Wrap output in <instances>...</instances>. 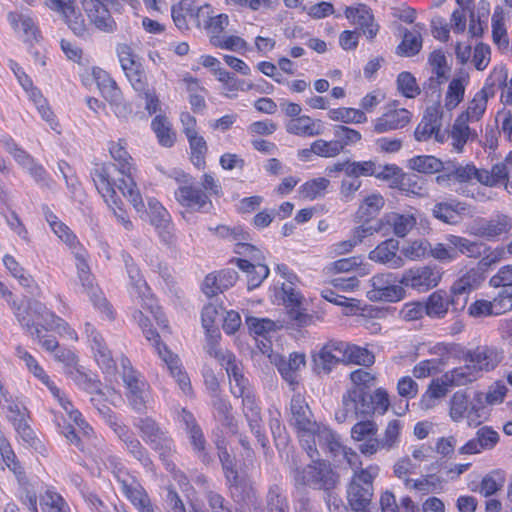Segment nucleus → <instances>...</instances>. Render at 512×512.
Returning a JSON list of instances; mask_svg holds the SVG:
<instances>
[{
  "label": "nucleus",
  "instance_id": "nucleus-26",
  "mask_svg": "<svg viewBox=\"0 0 512 512\" xmlns=\"http://www.w3.org/2000/svg\"><path fill=\"white\" fill-rule=\"evenodd\" d=\"M87 15L95 27L103 32L112 33L117 25L107 6L101 0H90L86 7Z\"/></svg>",
  "mask_w": 512,
  "mask_h": 512
},
{
  "label": "nucleus",
  "instance_id": "nucleus-61",
  "mask_svg": "<svg viewBox=\"0 0 512 512\" xmlns=\"http://www.w3.org/2000/svg\"><path fill=\"white\" fill-rule=\"evenodd\" d=\"M147 383L140 380L137 384L128 387V399L136 411H142L146 407Z\"/></svg>",
  "mask_w": 512,
  "mask_h": 512
},
{
  "label": "nucleus",
  "instance_id": "nucleus-60",
  "mask_svg": "<svg viewBox=\"0 0 512 512\" xmlns=\"http://www.w3.org/2000/svg\"><path fill=\"white\" fill-rule=\"evenodd\" d=\"M332 268L337 273L356 270L360 276L366 275L370 272L366 265H362V259L360 257L339 259L332 263Z\"/></svg>",
  "mask_w": 512,
  "mask_h": 512
},
{
  "label": "nucleus",
  "instance_id": "nucleus-16",
  "mask_svg": "<svg viewBox=\"0 0 512 512\" xmlns=\"http://www.w3.org/2000/svg\"><path fill=\"white\" fill-rule=\"evenodd\" d=\"M180 421L185 427L190 444L197 457L206 465L212 462L211 455L206 450L207 441L194 415L183 408L179 414Z\"/></svg>",
  "mask_w": 512,
  "mask_h": 512
},
{
  "label": "nucleus",
  "instance_id": "nucleus-30",
  "mask_svg": "<svg viewBox=\"0 0 512 512\" xmlns=\"http://www.w3.org/2000/svg\"><path fill=\"white\" fill-rule=\"evenodd\" d=\"M285 127L289 134L296 136L313 137L323 132L322 122L320 120H314L307 115L290 119Z\"/></svg>",
  "mask_w": 512,
  "mask_h": 512
},
{
  "label": "nucleus",
  "instance_id": "nucleus-55",
  "mask_svg": "<svg viewBox=\"0 0 512 512\" xmlns=\"http://www.w3.org/2000/svg\"><path fill=\"white\" fill-rule=\"evenodd\" d=\"M331 120L341 121L344 123H364L367 121L366 114L359 109L354 108H336L328 112Z\"/></svg>",
  "mask_w": 512,
  "mask_h": 512
},
{
  "label": "nucleus",
  "instance_id": "nucleus-8",
  "mask_svg": "<svg viewBox=\"0 0 512 512\" xmlns=\"http://www.w3.org/2000/svg\"><path fill=\"white\" fill-rule=\"evenodd\" d=\"M171 14L176 27L180 30H187V17L197 27H204L209 19V14H213V9L208 3L200 4L199 0H181L172 6Z\"/></svg>",
  "mask_w": 512,
  "mask_h": 512
},
{
  "label": "nucleus",
  "instance_id": "nucleus-59",
  "mask_svg": "<svg viewBox=\"0 0 512 512\" xmlns=\"http://www.w3.org/2000/svg\"><path fill=\"white\" fill-rule=\"evenodd\" d=\"M401 428L402 425L399 420H392L388 423L384 435L378 438L383 450L389 451L398 446Z\"/></svg>",
  "mask_w": 512,
  "mask_h": 512
},
{
  "label": "nucleus",
  "instance_id": "nucleus-12",
  "mask_svg": "<svg viewBox=\"0 0 512 512\" xmlns=\"http://www.w3.org/2000/svg\"><path fill=\"white\" fill-rule=\"evenodd\" d=\"M503 350L496 346L478 345L467 350L463 355L465 363H469L478 375L493 371L503 360Z\"/></svg>",
  "mask_w": 512,
  "mask_h": 512
},
{
  "label": "nucleus",
  "instance_id": "nucleus-5",
  "mask_svg": "<svg viewBox=\"0 0 512 512\" xmlns=\"http://www.w3.org/2000/svg\"><path fill=\"white\" fill-rule=\"evenodd\" d=\"M379 471L378 465H370L354 471L346 490L347 502L354 512L368 510L374 494L373 482Z\"/></svg>",
  "mask_w": 512,
  "mask_h": 512
},
{
  "label": "nucleus",
  "instance_id": "nucleus-13",
  "mask_svg": "<svg viewBox=\"0 0 512 512\" xmlns=\"http://www.w3.org/2000/svg\"><path fill=\"white\" fill-rule=\"evenodd\" d=\"M347 342L341 340H329L313 355L315 370L325 374L330 373L340 363H346L345 355Z\"/></svg>",
  "mask_w": 512,
  "mask_h": 512
},
{
  "label": "nucleus",
  "instance_id": "nucleus-22",
  "mask_svg": "<svg viewBox=\"0 0 512 512\" xmlns=\"http://www.w3.org/2000/svg\"><path fill=\"white\" fill-rule=\"evenodd\" d=\"M238 279V273L230 268L223 269L217 274L211 273L205 277L202 290L208 297L232 287Z\"/></svg>",
  "mask_w": 512,
  "mask_h": 512
},
{
  "label": "nucleus",
  "instance_id": "nucleus-19",
  "mask_svg": "<svg viewBox=\"0 0 512 512\" xmlns=\"http://www.w3.org/2000/svg\"><path fill=\"white\" fill-rule=\"evenodd\" d=\"M124 262L130 279L132 289L131 294L141 300L143 308L153 312L154 298L149 286L143 279L140 270L134 265L130 256H125Z\"/></svg>",
  "mask_w": 512,
  "mask_h": 512
},
{
  "label": "nucleus",
  "instance_id": "nucleus-54",
  "mask_svg": "<svg viewBox=\"0 0 512 512\" xmlns=\"http://www.w3.org/2000/svg\"><path fill=\"white\" fill-rule=\"evenodd\" d=\"M448 386L450 384L445 383L444 375L441 379H436L431 382L426 393L421 398V407L424 409H430L433 407L431 401L446 396L448 392Z\"/></svg>",
  "mask_w": 512,
  "mask_h": 512
},
{
  "label": "nucleus",
  "instance_id": "nucleus-48",
  "mask_svg": "<svg viewBox=\"0 0 512 512\" xmlns=\"http://www.w3.org/2000/svg\"><path fill=\"white\" fill-rule=\"evenodd\" d=\"M190 150H191V162L198 169H204L206 166V154L208 146L205 139L198 133L187 136Z\"/></svg>",
  "mask_w": 512,
  "mask_h": 512
},
{
  "label": "nucleus",
  "instance_id": "nucleus-3",
  "mask_svg": "<svg viewBox=\"0 0 512 512\" xmlns=\"http://www.w3.org/2000/svg\"><path fill=\"white\" fill-rule=\"evenodd\" d=\"M311 463L294 470V481L297 486H307L315 490L332 491L339 483V474L331 463L320 459V455L310 458Z\"/></svg>",
  "mask_w": 512,
  "mask_h": 512
},
{
  "label": "nucleus",
  "instance_id": "nucleus-32",
  "mask_svg": "<svg viewBox=\"0 0 512 512\" xmlns=\"http://www.w3.org/2000/svg\"><path fill=\"white\" fill-rule=\"evenodd\" d=\"M123 494L132 502L139 512H154L150 499L143 487L133 481L128 483L126 480L118 479Z\"/></svg>",
  "mask_w": 512,
  "mask_h": 512
},
{
  "label": "nucleus",
  "instance_id": "nucleus-1",
  "mask_svg": "<svg viewBox=\"0 0 512 512\" xmlns=\"http://www.w3.org/2000/svg\"><path fill=\"white\" fill-rule=\"evenodd\" d=\"M54 233L68 246L73 248V254L76 260L78 279L85 293L90 297L94 307L103 313L109 320L114 319V313L111 305L103 295L102 291L95 285L94 276L90 272L87 262V253L81 247L76 246V237L70 229L61 221L53 225Z\"/></svg>",
  "mask_w": 512,
  "mask_h": 512
},
{
  "label": "nucleus",
  "instance_id": "nucleus-43",
  "mask_svg": "<svg viewBox=\"0 0 512 512\" xmlns=\"http://www.w3.org/2000/svg\"><path fill=\"white\" fill-rule=\"evenodd\" d=\"M468 79V75H462L460 77L453 78L449 83L445 97V107L448 110H453L463 101Z\"/></svg>",
  "mask_w": 512,
  "mask_h": 512
},
{
  "label": "nucleus",
  "instance_id": "nucleus-15",
  "mask_svg": "<svg viewBox=\"0 0 512 512\" xmlns=\"http://www.w3.org/2000/svg\"><path fill=\"white\" fill-rule=\"evenodd\" d=\"M484 173H487L486 169H477L473 164L462 166L448 162L444 168V173L438 175L436 181L442 185L449 184L450 181L468 183L475 179L479 183L488 186Z\"/></svg>",
  "mask_w": 512,
  "mask_h": 512
},
{
  "label": "nucleus",
  "instance_id": "nucleus-57",
  "mask_svg": "<svg viewBox=\"0 0 512 512\" xmlns=\"http://www.w3.org/2000/svg\"><path fill=\"white\" fill-rule=\"evenodd\" d=\"M334 137L341 146V152L345 151L348 146L356 145L362 138L359 131L344 125L334 126Z\"/></svg>",
  "mask_w": 512,
  "mask_h": 512
},
{
  "label": "nucleus",
  "instance_id": "nucleus-63",
  "mask_svg": "<svg viewBox=\"0 0 512 512\" xmlns=\"http://www.w3.org/2000/svg\"><path fill=\"white\" fill-rule=\"evenodd\" d=\"M468 411V397L466 393L457 391L450 400V417L453 421L462 420Z\"/></svg>",
  "mask_w": 512,
  "mask_h": 512
},
{
  "label": "nucleus",
  "instance_id": "nucleus-34",
  "mask_svg": "<svg viewBox=\"0 0 512 512\" xmlns=\"http://www.w3.org/2000/svg\"><path fill=\"white\" fill-rule=\"evenodd\" d=\"M30 301H37L33 298H25L22 303H18L16 300L8 299V304L10 308L13 310V314L16 317L17 321L21 325L22 328L27 330L31 335H34L35 328H38L35 325V320L37 316L33 313L32 309L29 307Z\"/></svg>",
  "mask_w": 512,
  "mask_h": 512
},
{
  "label": "nucleus",
  "instance_id": "nucleus-18",
  "mask_svg": "<svg viewBox=\"0 0 512 512\" xmlns=\"http://www.w3.org/2000/svg\"><path fill=\"white\" fill-rule=\"evenodd\" d=\"M29 307L37 316V319L42 321L41 326L45 330L56 331L60 335H67L70 339H77L76 332L69 327L67 322L49 311L43 303L40 301H30Z\"/></svg>",
  "mask_w": 512,
  "mask_h": 512
},
{
  "label": "nucleus",
  "instance_id": "nucleus-2",
  "mask_svg": "<svg viewBox=\"0 0 512 512\" xmlns=\"http://www.w3.org/2000/svg\"><path fill=\"white\" fill-rule=\"evenodd\" d=\"M134 427L139 430L143 441L159 455L166 469L172 471L175 465L171 458L176 450L169 432L149 416L137 418Z\"/></svg>",
  "mask_w": 512,
  "mask_h": 512
},
{
  "label": "nucleus",
  "instance_id": "nucleus-58",
  "mask_svg": "<svg viewBox=\"0 0 512 512\" xmlns=\"http://www.w3.org/2000/svg\"><path fill=\"white\" fill-rule=\"evenodd\" d=\"M267 512H289L287 498L278 486L270 487L267 497Z\"/></svg>",
  "mask_w": 512,
  "mask_h": 512
},
{
  "label": "nucleus",
  "instance_id": "nucleus-37",
  "mask_svg": "<svg viewBox=\"0 0 512 512\" xmlns=\"http://www.w3.org/2000/svg\"><path fill=\"white\" fill-rule=\"evenodd\" d=\"M359 397L360 394L354 390V387L348 389L343 394L342 407L335 413V418L339 423L345 422L350 417H360L357 405V399H359Z\"/></svg>",
  "mask_w": 512,
  "mask_h": 512
},
{
  "label": "nucleus",
  "instance_id": "nucleus-9",
  "mask_svg": "<svg viewBox=\"0 0 512 512\" xmlns=\"http://www.w3.org/2000/svg\"><path fill=\"white\" fill-rule=\"evenodd\" d=\"M47 8L56 13L74 35L87 38L89 31L77 0H44Z\"/></svg>",
  "mask_w": 512,
  "mask_h": 512
},
{
  "label": "nucleus",
  "instance_id": "nucleus-40",
  "mask_svg": "<svg viewBox=\"0 0 512 512\" xmlns=\"http://www.w3.org/2000/svg\"><path fill=\"white\" fill-rule=\"evenodd\" d=\"M385 200L380 194H371L367 196L356 212V218L359 222L367 223L376 216L384 207Z\"/></svg>",
  "mask_w": 512,
  "mask_h": 512
},
{
  "label": "nucleus",
  "instance_id": "nucleus-38",
  "mask_svg": "<svg viewBox=\"0 0 512 512\" xmlns=\"http://www.w3.org/2000/svg\"><path fill=\"white\" fill-rule=\"evenodd\" d=\"M65 373L75 382L77 386L81 389L85 390L90 394H97L99 396H104V393L101 389V382L95 378L90 377L86 373H84L79 367L78 364L72 369H67Z\"/></svg>",
  "mask_w": 512,
  "mask_h": 512
},
{
  "label": "nucleus",
  "instance_id": "nucleus-45",
  "mask_svg": "<svg viewBox=\"0 0 512 512\" xmlns=\"http://www.w3.org/2000/svg\"><path fill=\"white\" fill-rule=\"evenodd\" d=\"M479 375L473 370L469 363L456 367L444 374L445 383L451 386H463L477 380Z\"/></svg>",
  "mask_w": 512,
  "mask_h": 512
},
{
  "label": "nucleus",
  "instance_id": "nucleus-39",
  "mask_svg": "<svg viewBox=\"0 0 512 512\" xmlns=\"http://www.w3.org/2000/svg\"><path fill=\"white\" fill-rule=\"evenodd\" d=\"M39 500L42 512H70L65 499L52 487L40 494Z\"/></svg>",
  "mask_w": 512,
  "mask_h": 512
},
{
  "label": "nucleus",
  "instance_id": "nucleus-51",
  "mask_svg": "<svg viewBox=\"0 0 512 512\" xmlns=\"http://www.w3.org/2000/svg\"><path fill=\"white\" fill-rule=\"evenodd\" d=\"M94 351L96 362L106 373L112 374L116 369V363L111 355V351L106 346L104 339H94V344L91 345Z\"/></svg>",
  "mask_w": 512,
  "mask_h": 512
},
{
  "label": "nucleus",
  "instance_id": "nucleus-7",
  "mask_svg": "<svg viewBox=\"0 0 512 512\" xmlns=\"http://www.w3.org/2000/svg\"><path fill=\"white\" fill-rule=\"evenodd\" d=\"M179 187L175 190L174 196L177 202L190 210L208 213L212 208L209 194L201 188L194 186L190 175L182 173L176 178Z\"/></svg>",
  "mask_w": 512,
  "mask_h": 512
},
{
  "label": "nucleus",
  "instance_id": "nucleus-11",
  "mask_svg": "<svg viewBox=\"0 0 512 512\" xmlns=\"http://www.w3.org/2000/svg\"><path fill=\"white\" fill-rule=\"evenodd\" d=\"M397 277L393 273H379L370 279L371 289L367 291L369 300L378 302H397L405 297L402 285H397Z\"/></svg>",
  "mask_w": 512,
  "mask_h": 512
},
{
  "label": "nucleus",
  "instance_id": "nucleus-49",
  "mask_svg": "<svg viewBox=\"0 0 512 512\" xmlns=\"http://www.w3.org/2000/svg\"><path fill=\"white\" fill-rule=\"evenodd\" d=\"M504 293L500 294L501 300L495 298L492 302L487 300H476L468 308V313L473 317H485L491 315H499L505 311L501 307L498 308L500 303L505 300Z\"/></svg>",
  "mask_w": 512,
  "mask_h": 512
},
{
  "label": "nucleus",
  "instance_id": "nucleus-4",
  "mask_svg": "<svg viewBox=\"0 0 512 512\" xmlns=\"http://www.w3.org/2000/svg\"><path fill=\"white\" fill-rule=\"evenodd\" d=\"M109 151L112 158L118 163L110 166L117 169L123 175L121 179H118L117 188L121 191L123 196L128 199L137 212L143 211L145 205L133 178L132 171L134 167L130 163V160H132L131 156L120 142L111 143Z\"/></svg>",
  "mask_w": 512,
  "mask_h": 512
},
{
  "label": "nucleus",
  "instance_id": "nucleus-20",
  "mask_svg": "<svg viewBox=\"0 0 512 512\" xmlns=\"http://www.w3.org/2000/svg\"><path fill=\"white\" fill-rule=\"evenodd\" d=\"M399 241L390 238L382 241L372 251L369 252V259L386 265L391 269H398L404 266L405 261L401 255L398 254Z\"/></svg>",
  "mask_w": 512,
  "mask_h": 512
},
{
  "label": "nucleus",
  "instance_id": "nucleus-27",
  "mask_svg": "<svg viewBox=\"0 0 512 512\" xmlns=\"http://www.w3.org/2000/svg\"><path fill=\"white\" fill-rule=\"evenodd\" d=\"M411 120V113L405 109H393L384 113L374 121V131L385 133L405 127Z\"/></svg>",
  "mask_w": 512,
  "mask_h": 512
},
{
  "label": "nucleus",
  "instance_id": "nucleus-14",
  "mask_svg": "<svg viewBox=\"0 0 512 512\" xmlns=\"http://www.w3.org/2000/svg\"><path fill=\"white\" fill-rule=\"evenodd\" d=\"M441 274L438 269L430 266L410 268L402 274L399 283L419 292H425L438 285Z\"/></svg>",
  "mask_w": 512,
  "mask_h": 512
},
{
  "label": "nucleus",
  "instance_id": "nucleus-6",
  "mask_svg": "<svg viewBox=\"0 0 512 512\" xmlns=\"http://www.w3.org/2000/svg\"><path fill=\"white\" fill-rule=\"evenodd\" d=\"M290 411L289 423L297 430L301 447L306 451L309 458L318 457L319 453L313 448L314 443L311 437L319 424L312 420V412L300 394L292 397Z\"/></svg>",
  "mask_w": 512,
  "mask_h": 512
},
{
  "label": "nucleus",
  "instance_id": "nucleus-44",
  "mask_svg": "<svg viewBox=\"0 0 512 512\" xmlns=\"http://www.w3.org/2000/svg\"><path fill=\"white\" fill-rule=\"evenodd\" d=\"M395 188L404 192L406 195L423 196L426 193L425 180L416 174H401L395 184Z\"/></svg>",
  "mask_w": 512,
  "mask_h": 512
},
{
  "label": "nucleus",
  "instance_id": "nucleus-31",
  "mask_svg": "<svg viewBox=\"0 0 512 512\" xmlns=\"http://www.w3.org/2000/svg\"><path fill=\"white\" fill-rule=\"evenodd\" d=\"M232 262H235L239 269L246 273L248 290L259 287L270 272L266 264H253L245 258H235Z\"/></svg>",
  "mask_w": 512,
  "mask_h": 512
},
{
  "label": "nucleus",
  "instance_id": "nucleus-35",
  "mask_svg": "<svg viewBox=\"0 0 512 512\" xmlns=\"http://www.w3.org/2000/svg\"><path fill=\"white\" fill-rule=\"evenodd\" d=\"M163 349L165 351V356L161 359L167 365L171 376L176 380L180 389L185 394H188L192 390L190 379L187 373L183 370L178 356L173 354L166 345H163Z\"/></svg>",
  "mask_w": 512,
  "mask_h": 512
},
{
  "label": "nucleus",
  "instance_id": "nucleus-64",
  "mask_svg": "<svg viewBox=\"0 0 512 512\" xmlns=\"http://www.w3.org/2000/svg\"><path fill=\"white\" fill-rule=\"evenodd\" d=\"M397 87L407 98H414L421 92L415 77L410 72H401L398 75Z\"/></svg>",
  "mask_w": 512,
  "mask_h": 512
},
{
  "label": "nucleus",
  "instance_id": "nucleus-29",
  "mask_svg": "<svg viewBox=\"0 0 512 512\" xmlns=\"http://www.w3.org/2000/svg\"><path fill=\"white\" fill-rule=\"evenodd\" d=\"M494 93V84H488L486 82L483 88L478 91L469 102L467 110L462 112L459 116H464V119L469 122L478 121L486 110L488 99L493 97Z\"/></svg>",
  "mask_w": 512,
  "mask_h": 512
},
{
  "label": "nucleus",
  "instance_id": "nucleus-24",
  "mask_svg": "<svg viewBox=\"0 0 512 512\" xmlns=\"http://www.w3.org/2000/svg\"><path fill=\"white\" fill-rule=\"evenodd\" d=\"M110 165L96 167L91 176L98 192L105 199V202L117 206V194L115 186L118 185L110 176Z\"/></svg>",
  "mask_w": 512,
  "mask_h": 512
},
{
  "label": "nucleus",
  "instance_id": "nucleus-28",
  "mask_svg": "<svg viewBox=\"0 0 512 512\" xmlns=\"http://www.w3.org/2000/svg\"><path fill=\"white\" fill-rule=\"evenodd\" d=\"M345 16L358 25L368 39H373L377 35L379 27L374 23V17L367 6L360 5L358 8L346 7Z\"/></svg>",
  "mask_w": 512,
  "mask_h": 512
},
{
  "label": "nucleus",
  "instance_id": "nucleus-41",
  "mask_svg": "<svg viewBox=\"0 0 512 512\" xmlns=\"http://www.w3.org/2000/svg\"><path fill=\"white\" fill-rule=\"evenodd\" d=\"M408 165L412 170L424 174L444 173L446 166L440 159L429 155L415 156L409 160Z\"/></svg>",
  "mask_w": 512,
  "mask_h": 512
},
{
  "label": "nucleus",
  "instance_id": "nucleus-21",
  "mask_svg": "<svg viewBox=\"0 0 512 512\" xmlns=\"http://www.w3.org/2000/svg\"><path fill=\"white\" fill-rule=\"evenodd\" d=\"M282 292L284 294L283 300L288 309L287 313L290 320L299 327L310 325L312 323L313 316L306 313L302 308V297L300 293L292 287V284H283Z\"/></svg>",
  "mask_w": 512,
  "mask_h": 512
},
{
  "label": "nucleus",
  "instance_id": "nucleus-36",
  "mask_svg": "<svg viewBox=\"0 0 512 512\" xmlns=\"http://www.w3.org/2000/svg\"><path fill=\"white\" fill-rule=\"evenodd\" d=\"M426 315L431 318H444L448 312V293L444 290L433 292L424 303Z\"/></svg>",
  "mask_w": 512,
  "mask_h": 512
},
{
  "label": "nucleus",
  "instance_id": "nucleus-42",
  "mask_svg": "<svg viewBox=\"0 0 512 512\" xmlns=\"http://www.w3.org/2000/svg\"><path fill=\"white\" fill-rule=\"evenodd\" d=\"M467 120L464 119V116H458L452 126L450 131V137L452 139V146L458 152H461L464 145L467 141L474 136L475 133H472L471 129L468 126Z\"/></svg>",
  "mask_w": 512,
  "mask_h": 512
},
{
  "label": "nucleus",
  "instance_id": "nucleus-23",
  "mask_svg": "<svg viewBox=\"0 0 512 512\" xmlns=\"http://www.w3.org/2000/svg\"><path fill=\"white\" fill-rule=\"evenodd\" d=\"M499 441V434L489 426L481 427L476 432V437L469 440L459 449L460 454H477L482 450H490Z\"/></svg>",
  "mask_w": 512,
  "mask_h": 512
},
{
  "label": "nucleus",
  "instance_id": "nucleus-53",
  "mask_svg": "<svg viewBox=\"0 0 512 512\" xmlns=\"http://www.w3.org/2000/svg\"><path fill=\"white\" fill-rule=\"evenodd\" d=\"M159 143L164 147H171L175 142V134L171 131L170 123L164 116H156L151 123Z\"/></svg>",
  "mask_w": 512,
  "mask_h": 512
},
{
  "label": "nucleus",
  "instance_id": "nucleus-47",
  "mask_svg": "<svg viewBox=\"0 0 512 512\" xmlns=\"http://www.w3.org/2000/svg\"><path fill=\"white\" fill-rule=\"evenodd\" d=\"M422 48V37L418 31L405 29L403 39L397 46L396 53L400 56L412 57L420 52Z\"/></svg>",
  "mask_w": 512,
  "mask_h": 512
},
{
  "label": "nucleus",
  "instance_id": "nucleus-46",
  "mask_svg": "<svg viewBox=\"0 0 512 512\" xmlns=\"http://www.w3.org/2000/svg\"><path fill=\"white\" fill-rule=\"evenodd\" d=\"M227 484L234 497L240 501H246L254 496V490L251 483L245 478L238 475L237 472H230V476L226 479Z\"/></svg>",
  "mask_w": 512,
  "mask_h": 512
},
{
  "label": "nucleus",
  "instance_id": "nucleus-25",
  "mask_svg": "<svg viewBox=\"0 0 512 512\" xmlns=\"http://www.w3.org/2000/svg\"><path fill=\"white\" fill-rule=\"evenodd\" d=\"M484 178L488 181V186L495 187L503 184L507 192H511L512 187V151L500 162L494 164L491 170L484 173Z\"/></svg>",
  "mask_w": 512,
  "mask_h": 512
},
{
  "label": "nucleus",
  "instance_id": "nucleus-10",
  "mask_svg": "<svg viewBox=\"0 0 512 512\" xmlns=\"http://www.w3.org/2000/svg\"><path fill=\"white\" fill-rule=\"evenodd\" d=\"M511 229L512 219L503 213H495L489 218L474 219L468 226V233L486 240H494L508 234Z\"/></svg>",
  "mask_w": 512,
  "mask_h": 512
},
{
  "label": "nucleus",
  "instance_id": "nucleus-52",
  "mask_svg": "<svg viewBox=\"0 0 512 512\" xmlns=\"http://www.w3.org/2000/svg\"><path fill=\"white\" fill-rule=\"evenodd\" d=\"M387 223L393 227L398 237H405L416 225V218L413 214L392 213L387 216Z\"/></svg>",
  "mask_w": 512,
  "mask_h": 512
},
{
  "label": "nucleus",
  "instance_id": "nucleus-33",
  "mask_svg": "<svg viewBox=\"0 0 512 512\" xmlns=\"http://www.w3.org/2000/svg\"><path fill=\"white\" fill-rule=\"evenodd\" d=\"M466 210L465 204L459 201L437 202L432 208L435 219L449 225H456L461 220V215Z\"/></svg>",
  "mask_w": 512,
  "mask_h": 512
},
{
  "label": "nucleus",
  "instance_id": "nucleus-56",
  "mask_svg": "<svg viewBox=\"0 0 512 512\" xmlns=\"http://www.w3.org/2000/svg\"><path fill=\"white\" fill-rule=\"evenodd\" d=\"M345 361L362 366H371L375 362L374 354L366 348L347 343Z\"/></svg>",
  "mask_w": 512,
  "mask_h": 512
},
{
  "label": "nucleus",
  "instance_id": "nucleus-50",
  "mask_svg": "<svg viewBox=\"0 0 512 512\" xmlns=\"http://www.w3.org/2000/svg\"><path fill=\"white\" fill-rule=\"evenodd\" d=\"M448 244L453 246V249L458 253L466 255L467 257L477 258L482 254V247L480 242L471 241L464 237L449 235L447 238Z\"/></svg>",
  "mask_w": 512,
  "mask_h": 512
},
{
  "label": "nucleus",
  "instance_id": "nucleus-62",
  "mask_svg": "<svg viewBox=\"0 0 512 512\" xmlns=\"http://www.w3.org/2000/svg\"><path fill=\"white\" fill-rule=\"evenodd\" d=\"M242 398L243 412L247 419L248 425L262 422L261 408L259 407L253 392L247 393Z\"/></svg>",
  "mask_w": 512,
  "mask_h": 512
},
{
  "label": "nucleus",
  "instance_id": "nucleus-17",
  "mask_svg": "<svg viewBox=\"0 0 512 512\" xmlns=\"http://www.w3.org/2000/svg\"><path fill=\"white\" fill-rule=\"evenodd\" d=\"M273 363L282 378L289 384L292 390L298 385V372L305 367L306 357L304 353L293 352L288 357L276 355Z\"/></svg>",
  "mask_w": 512,
  "mask_h": 512
}]
</instances>
